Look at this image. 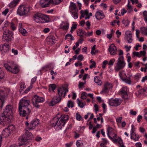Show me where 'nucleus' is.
<instances>
[{
	"mask_svg": "<svg viewBox=\"0 0 147 147\" xmlns=\"http://www.w3.org/2000/svg\"><path fill=\"white\" fill-rule=\"evenodd\" d=\"M59 119V117H58L57 115H56L55 117H54L50 121L51 126L52 127H55L56 125H57L59 127V128H62V126H61V124L59 125L58 124V121Z\"/></svg>",
	"mask_w": 147,
	"mask_h": 147,
	"instance_id": "obj_12",
	"label": "nucleus"
},
{
	"mask_svg": "<svg viewBox=\"0 0 147 147\" xmlns=\"http://www.w3.org/2000/svg\"><path fill=\"white\" fill-rule=\"evenodd\" d=\"M121 102V100L119 98L111 99L109 101V104L111 106L117 107L119 105Z\"/></svg>",
	"mask_w": 147,
	"mask_h": 147,
	"instance_id": "obj_11",
	"label": "nucleus"
},
{
	"mask_svg": "<svg viewBox=\"0 0 147 147\" xmlns=\"http://www.w3.org/2000/svg\"><path fill=\"white\" fill-rule=\"evenodd\" d=\"M115 61V59H111L109 62V65L111 66L113 65Z\"/></svg>",
	"mask_w": 147,
	"mask_h": 147,
	"instance_id": "obj_45",
	"label": "nucleus"
},
{
	"mask_svg": "<svg viewBox=\"0 0 147 147\" xmlns=\"http://www.w3.org/2000/svg\"><path fill=\"white\" fill-rule=\"evenodd\" d=\"M11 131L8 130L7 128H5L4 129L2 133V136L3 137H8L10 135Z\"/></svg>",
	"mask_w": 147,
	"mask_h": 147,
	"instance_id": "obj_24",
	"label": "nucleus"
},
{
	"mask_svg": "<svg viewBox=\"0 0 147 147\" xmlns=\"http://www.w3.org/2000/svg\"><path fill=\"white\" fill-rule=\"evenodd\" d=\"M5 97V92L2 90H0V108L2 109L4 103Z\"/></svg>",
	"mask_w": 147,
	"mask_h": 147,
	"instance_id": "obj_16",
	"label": "nucleus"
},
{
	"mask_svg": "<svg viewBox=\"0 0 147 147\" xmlns=\"http://www.w3.org/2000/svg\"><path fill=\"white\" fill-rule=\"evenodd\" d=\"M39 124V121L38 119H34L30 123L28 129L29 130L34 129Z\"/></svg>",
	"mask_w": 147,
	"mask_h": 147,
	"instance_id": "obj_14",
	"label": "nucleus"
},
{
	"mask_svg": "<svg viewBox=\"0 0 147 147\" xmlns=\"http://www.w3.org/2000/svg\"><path fill=\"white\" fill-rule=\"evenodd\" d=\"M80 13L81 14V16L80 17V19H81L83 18L84 17L85 14L84 13V12L82 10H81L80 11Z\"/></svg>",
	"mask_w": 147,
	"mask_h": 147,
	"instance_id": "obj_56",
	"label": "nucleus"
},
{
	"mask_svg": "<svg viewBox=\"0 0 147 147\" xmlns=\"http://www.w3.org/2000/svg\"><path fill=\"white\" fill-rule=\"evenodd\" d=\"M142 118V116L141 115H139L137 118V120L138 122L139 123L140 122V119H141Z\"/></svg>",
	"mask_w": 147,
	"mask_h": 147,
	"instance_id": "obj_62",
	"label": "nucleus"
},
{
	"mask_svg": "<svg viewBox=\"0 0 147 147\" xmlns=\"http://www.w3.org/2000/svg\"><path fill=\"white\" fill-rule=\"evenodd\" d=\"M140 31L142 34L147 36V29L145 27H142L140 28Z\"/></svg>",
	"mask_w": 147,
	"mask_h": 147,
	"instance_id": "obj_30",
	"label": "nucleus"
},
{
	"mask_svg": "<svg viewBox=\"0 0 147 147\" xmlns=\"http://www.w3.org/2000/svg\"><path fill=\"white\" fill-rule=\"evenodd\" d=\"M135 131V128H134L133 130H131V138H132V135H134V134H135V133L134 132Z\"/></svg>",
	"mask_w": 147,
	"mask_h": 147,
	"instance_id": "obj_54",
	"label": "nucleus"
},
{
	"mask_svg": "<svg viewBox=\"0 0 147 147\" xmlns=\"http://www.w3.org/2000/svg\"><path fill=\"white\" fill-rule=\"evenodd\" d=\"M33 138L32 134L28 132V130L26 131L25 133L19 138V146L23 145L25 142L28 140H31Z\"/></svg>",
	"mask_w": 147,
	"mask_h": 147,
	"instance_id": "obj_3",
	"label": "nucleus"
},
{
	"mask_svg": "<svg viewBox=\"0 0 147 147\" xmlns=\"http://www.w3.org/2000/svg\"><path fill=\"white\" fill-rule=\"evenodd\" d=\"M105 17V16L103 11H97L96 13L95 17L97 19L99 20Z\"/></svg>",
	"mask_w": 147,
	"mask_h": 147,
	"instance_id": "obj_22",
	"label": "nucleus"
},
{
	"mask_svg": "<svg viewBox=\"0 0 147 147\" xmlns=\"http://www.w3.org/2000/svg\"><path fill=\"white\" fill-rule=\"evenodd\" d=\"M112 88V86L110 83L107 82L104 85V87L101 91L100 92V94H102L103 93H106L108 92V90Z\"/></svg>",
	"mask_w": 147,
	"mask_h": 147,
	"instance_id": "obj_18",
	"label": "nucleus"
},
{
	"mask_svg": "<svg viewBox=\"0 0 147 147\" xmlns=\"http://www.w3.org/2000/svg\"><path fill=\"white\" fill-rule=\"evenodd\" d=\"M76 144L78 147H83V144L81 142L80 140H78L76 143Z\"/></svg>",
	"mask_w": 147,
	"mask_h": 147,
	"instance_id": "obj_34",
	"label": "nucleus"
},
{
	"mask_svg": "<svg viewBox=\"0 0 147 147\" xmlns=\"http://www.w3.org/2000/svg\"><path fill=\"white\" fill-rule=\"evenodd\" d=\"M111 55H114L116 54L117 49L116 46L114 45H111L109 47L108 49Z\"/></svg>",
	"mask_w": 147,
	"mask_h": 147,
	"instance_id": "obj_19",
	"label": "nucleus"
},
{
	"mask_svg": "<svg viewBox=\"0 0 147 147\" xmlns=\"http://www.w3.org/2000/svg\"><path fill=\"white\" fill-rule=\"evenodd\" d=\"M8 130L11 131V132L15 130V126L13 125H9L7 128Z\"/></svg>",
	"mask_w": 147,
	"mask_h": 147,
	"instance_id": "obj_39",
	"label": "nucleus"
},
{
	"mask_svg": "<svg viewBox=\"0 0 147 147\" xmlns=\"http://www.w3.org/2000/svg\"><path fill=\"white\" fill-rule=\"evenodd\" d=\"M12 52L14 53V55H16L18 54V51L17 50H14V49H12Z\"/></svg>",
	"mask_w": 147,
	"mask_h": 147,
	"instance_id": "obj_58",
	"label": "nucleus"
},
{
	"mask_svg": "<svg viewBox=\"0 0 147 147\" xmlns=\"http://www.w3.org/2000/svg\"><path fill=\"white\" fill-rule=\"evenodd\" d=\"M135 145L137 147H141L142 146V144L140 142L136 143Z\"/></svg>",
	"mask_w": 147,
	"mask_h": 147,
	"instance_id": "obj_64",
	"label": "nucleus"
},
{
	"mask_svg": "<svg viewBox=\"0 0 147 147\" xmlns=\"http://www.w3.org/2000/svg\"><path fill=\"white\" fill-rule=\"evenodd\" d=\"M56 85L55 84H50V90L53 91L56 88Z\"/></svg>",
	"mask_w": 147,
	"mask_h": 147,
	"instance_id": "obj_43",
	"label": "nucleus"
},
{
	"mask_svg": "<svg viewBox=\"0 0 147 147\" xmlns=\"http://www.w3.org/2000/svg\"><path fill=\"white\" fill-rule=\"evenodd\" d=\"M12 107L11 105H7L4 109L3 112L1 114L0 118V124L5 126L11 121L12 118L13 113L12 111Z\"/></svg>",
	"mask_w": 147,
	"mask_h": 147,
	"instance_id": "obj_2",
	"label": "nucleus"
},
{
	"mask_svg": "<svg viewBox=\"0 0 147 147\" xmlns=\"http://www.w3.org/2000/svg\"><path fill=\"white\" fill-rule=\"evenodd\" d=\"M143 15L144 21L147 22V11H144L143 13Z\"/></svg>",
	"mask_w": 147,
	"mask_h": 147,
	"instance_id": "obj_38",
	"label": "nucleus"
},
{
	"mask_svg": "<svg viewBox=\"0 0 147 147\" xmlns=\"http://www.w3.org/2000/svg\"><path fill=\"white\" fill-rule=\"evenodd\" d=\"M40 4L42 8H45L49 6L50 3L53 2V0H40Z\"/></svg>",
	"mask_w": 147,
	"mask_h": 147,
	"instance_id": "obj_13",
	"label": "nucleus"
},
{
	"mask_svg": "<svg viewBox=\"0 0 147 147\" xmlns=\"http://www.w3.org/2000/svg\"><path fill=\"white\" fill-rule=\"evenodd\" d=\"M9 11V10L8 9L6 8L5 9V10L4 11H3L2 13L3 15H4L5 16H6L7 14V13Z\"/></svg>",
	"mask_w": 147,
	"mask_h": 147,
	"instance_id": "obj_51",
	"label": "nucleus"
},
{
	"mask_svg": "<svg viewBox=\"0 0 147 147\" xmlns=\"http://www.w3.org/2000/svg\"><path fill=\"white\" fill-rule=\"evenodd\" d=\"M32 88V85H30V86H29L27 89L26 90L24 91V93L26 94L28 93V92L30 91V90Z\"/></svg>",
	"mask_w": 147,
	"mask_h": 147,
	"instance_id": "obj_48",
	"label": "nucleus"
},
{
	"mask_svg": "<svg viewBox=\"0 0 147 147\" xmlns=\"http://www.w3.org/2000/svg\"><path fill=\"white\" fill-rule=\"evenodd\" d=\"M30 103L29 100L24 98H22L19 103V111L20 115L22 117H26V119H28V116L31 111V109L29 107Z\"/></svg>",
	"mask_w": 147,
	"mask_h": 147,
	"instance_id": "obj_1",
	"label": "nucleus"
},
{
	"mask_svg": "<svg viewBox=\"0 0 147 147\" xmlns=\"http://www.w3.org/2000/svg\"><path fill=\"white\" fill-rule=\"evenodd\" d=\"M76 117L77 120L78 121H80L81 120V119H82L81 116L78 113L76 114Z\"/></svg>",
	"mask_w": 147,
	"mask_h": 147,
	"instance_id": "obj_42",
	"label": "nucleus"
},
{
	"mask_svg": "<svg viewBox=\"0 0 147 147\" xmlns=\"http://www.w3.org/2000/svg\"><path fill=\"white\" fill-rule=\"evenodd\" d=\"M30 10L29 9L24 5H20L18 7L17 11V14L21 16L27 14Z\"/></svg>",
	"mask_w": 147,
	"mask_h": 147,
	"instance_id": "obj_8",
	"label": "nucleus"
},
{
	"mask_svg": "<svg viewBox=\"0 0 147 147\" xmlns=\"http://www.w3.org/2000/svg\"><path fill=\"white\" fill-rule=\"evenodd\" d=\"M131 76V75H129V77H128L125 78L123 79L122 80L129 84H130L131 82L130 79V77Z\"/></svg>",
	"mask_w": 147,
	"mask_h": 147,
	"instance_id": "obj_28",
	"label": "nucleus"
},
{
	"mask_svg": "<svg viewBox=\"0 0 147 147\" xmlns=\"http://www.w3.org/2000/svg\"><path fill=\"white\" fill-rule=\"evenodd\" d=\"M125 38L127 40L128 43H131L132 41V36H127L125 37Z\"/></svg>",
	"mask_w": 147,
	"mask_h": 147,
	"instance_id": "obj_40",
	"label": "nucleus"
},
{
	"mask_svg": "<svg viewBox=\"0 0 147 147\" xmlns=\"http://www.w3.org/2000/svg\"><path fill=\"white\" fill-rule=\"evenodd\" d=\"M50 31V29L48 28H45L43 30V31L45 33H47L48 32Z\"/></svg>",
	"mask_w": 147,
	"mask_h": 147,
	"instance_id": "obj_59",
	"label": "nucleus"
},
{
	"mask_svg": "<svg viewBox=\"0 0 147 147\" xmlns=\"http://www.w3.org/2000/svg\"><path fill=\"white\" fill-rule=\"evenodd\" d=\"M36 77H34V78H32L31 80V85H32V84L34 83L36 81Z\"/></svg>",
	"mask_w": 147,
	"mask_h": 147,
	"instance_id": "obj_60",
	"label": "nucleus"
},
{
	"mask_svg": "<svg viewBox=\"0 0 147 147\" xmlns=\"http://www.w3.org/2000/svg\"><path fill=\"white\" fill-rule=\"evenodd\" d=\"M77 59L78 60L82 61L84 59V57L82 55H80L78 56Z\"/></svg>",
	"mask_w": 147,
	"mask_h": 147,
	"instance_id": "obj_50",
	"label": "nucleus"
},
{
	"mask_svg": "<svg viewBox=\"0 0 147 147\" xmlns=\"http://www.w3.org/2000/svg\"><path fill=\"white\" fill-rule=\"evenodd\" d=\"M131 47L130 46L129 47L127 45H126L125 46V48L127 49L126 51L127 52H128L130 50Z\"/></svg>",
	"mask_w": 147,
	"mask_h": 147,
	"instance_id": "obj_63",
	"label": "nucleus"
},
{
	"mask_svg": "<svg viewBox=\"0 0 147 147\" xmlns=\"http://www.w3.org/2000/svg\"><path fill=\"white\" fill-rule=\"evenodd\" d=\"M73 144V142H71L69 143H66L65 144V145L66 147H71Z\"/></svg>",
	"mask_w": 147,
	"mask_h": 147,
	"instance_id": "obj_55",
	"label": "nucleus"
},
{
	"mask_svg": "<svg viewBox=\"0 0 147 147\" xmlns=\"http://www.w3.org/2000/svg\"><path fill=\"white\" fill-rule=\"evenodd\" d=\"M4 66L7 71L14 74H17L19 71V69L17 67L11 65L9 63L4 64Z\"/></svg>",
	"mask_w": 147,
	"mask_h": 147,
	"instance_id": "obj_6",
	"label": "nucleus"
},
{
	"mask_svg": "<svg viewBox=\"0 0 147 147\" xmlns=\"http://www.w3.org/2000/svg\"><path fill=\"white\" fill-rule=\"evenodd\" d=\"M70 10L72 15L73 17L75 18H78V10L77 9L76 4L73 2L71 3L70 6Z\"/></svg>",
	"mask_w": 147,
	"mask_h": 147,
	"instance_id": "obj_7",
	"label": "nucleus"
},
{
	"mask_svg": "<svg viewBox=\"0 0 147 147\" xmlns=\"http://www.w3.org/2000/svg\"><path fill=\"white\" fill-rule=\"evenodd\" d=\"M49 39H51L54 41H55V38L54 36H50L47 38V41H48Z\"/></svg>",
	"mask_w": 147,
	"mask_h": 147,
	"instance_id": "obj_53",
	"label": "nucleus"
},
{
	"mask_svg": "<svg viewBox=\"0 0 147 147\" xmlns=\"http://www.w3.org/2000/svg\"><path fill=\"white\" fill-rule=\"evenodd\" d=\"M125 34L126 35V37H127V36H132L131 33V32L129 31H126L125 32Z\"/></svg>",
	"mask_w": 147,
	"mask_h": 147,
	"instance_id": "obj_61",
	"label": "nucleus"
},
{
	"mask_svg": "<svg viewBox=\"0 0 147 147\" xmlns=\"http://www.w3.org/2000/svg\"><path fill=\"white\" fill-rule=\"evenodd\" d=\"M39 23H44L50 22L49 16L41 14Z\"/></svg>",
	"mask_w": 147,
	"mask_h": 147,
	"instance_id": "obj_15",
	"label": "nucleus"
},
{
	"mask_svg": "<svg viewBox=\"0 0 147 147\" xmlns=\"http://www.w3.org/2000/svg\"><path fill=\"white\" fill-rule=\"evenodd\" d=\"M61 99V97L59 96V97L57 96H54L53 98L51 101L50 103V105L53 106L55 104L58 103L60 101Z\"/></svg>",
	"mask_w": 147,
	"mask_h": 147,
	"instance_id": "obj_17",
	"label": "nucleus"
},
{
	"mask_svg": "<svg viewBox=\"0 0 147 147\" xmlns=\"http://www.w3.org/2000/svg\"><path fill=\"white\" fill-rule=\"evenodd\" d=\"M130 2L128 1V3L127 5L128 12L130 13L133 11V8L131 5L130 4Z\"/></svg>",
	"mask_w": 147,
	"mask_h": 147,
	"instance_id": "obj_31",
	"label": "nucleus"
},
{
	"mask_svg": "<svg viewBox=\"0 0 147 147\" xmlns=\"http://www.w3.org/2000/svg\"><path fill=\"white\" fill-rule=\"evenodd\" d=\"M61 117V119L59 122L58 124L59 125L61 124L62 127L64 126L66 121L69 119V116L67 115H61V117Z\"/></svg>",
	"mask_w": 147,
	"mask_h": 147,
	"instance_id": "obj_10",
	"label": "nucleus"
},
{
	"mask_svg": "<svg viewBox=\"0 0 147 147\" xmlns=\"http://www.w3.org/2000/svg\"><path fill=\"white\" fill-rule=\"evenodd\" d=\"M19 31L23 36H25L26 34L27 33L26 30L25 29L23 28H20L19 29Z\"/></svg>",
	"mask_w": 147,
	"mask_h": 147,
	"instance_id": "obj_33",
	"label": "nucleus"
},
{
	"mask_svg": "<svg viewBox=\"0 0 147 147\" xmlns=\"http://www.w3.org/2000/svg\"><path fill=\"white\" fill-rule=\"evenodd\" d=\"M20 1V0H13L9 3V7L13 8L16 6Z\"/></svg>",
	"mask_w": 147,
	"mask_h": 147,
	"instance_id": "obj_27",
	"label": "nucleus"
},
{
	"mask_svg": "<svg viewBox=\"0 0 147 147\" xmlns=\"http://www.w3.org/2000/svg\"><path fill=\"white\" fill-rule=\"evenodd\" d=\"M41 14L42 13H37L35 14L33 16V19L35 22L37 23L39 22Z\"/></svg>",
	"mask_w": 147,
	"mask_h": 147,
	"instance_id": "obj_26",
	"label": "nucleus"
},
{
	"mask_svg": "<svg viewBox=\"0 0 147 147\" xmlns=\"http://www.w3.org/2000/svg\"><path fill=\"white\" fill-rule=\"evenodd\" d=\"M4 75V73L2 70L0 68V80L3 78Z\"/></svg>",
	"mask_w": 147,
	"mask_h": 147,
	"instance_id": "obj_41",
	"label": "nucleus"
},
{
	"mask_svg": "<svg viewBox=\"0 0 147 147\" xmlns=\"http://www.w3.org/2000/svg\"><path fill=\"white\" fill-rule=\"evenodd\" d=\"M146 52L145 51H141L140 52V57L142 55L143 56H145L146 55Z\"/></svg>",
	"mask_w": 147,
	"mask_h": 147,
	"instance_id": "obj_52",
	"label": "nucleus"
},
{
	"mask_svg": "<svg viewBox=\"0 0 147 147\" xmlns=\"http://www.w3.org/2000/svg\"><path fill=\"white\" fill-rule=\"evenodd\" d=\"M87 97V94L86 92H83L81 94V98L83 99H85Z\"/></svg>",
	"mask_w": 147,
	"mask_h": 147,
	"instance_id": "obj_36",
	"label": "nucleus"
},
{
	"mask_svg": "<svg viewBox=\"0 0 147 147\" xmlns=\"http://www.w3.org/2000/svg\"><path fill=\"white\" fill-rule=\"evenodd\" d=\"M10 49L9 45L5 43L3 45H1L0 47V50L1 51H3L4 52H7Z\"/></svg>",
	"mask_w": 147,
	"mask_h": 147,
	"instance_id": "obj_20",
	"label": "nucleus"
},
{
	"mask_svg": "<svg viewBox=\"0 0 147 147\" xmlns=\"http://www.w3.org/2000/svg\"><path fill=\"white\" fill-rule=\"evenodd\" d=\"M68 91L67 88L63 86L58 88L57 89L58 94L59 96L61 97L63 96L65 97L66 95V93Z\"/></svg>",
	"mask_w": 147,
	"mask_h": 147,
	"instance_id": "obj_9",
	"label": "nucleus"
},
{
	"mask_svg": "<svg viewBox=\"0 0 147 147\" xmlns=\"http://www.w3.org/2000/svg\"><path fill=\"white\" fill-rule=\"evenodd\" d=\"M133 55L134 56H136L137 57H140V53L138 52L134 51L133 53Z\"/></svg>",
	"mask_w": 147,
	"mask_h": 147,
	"instance_id": "obj_49",
	"label": "nucleus"
},
{
	"mask_svg": "<svg viewBox=\"0 0 147 147\" xmlns=\"http://www.w3.org/2000/svg\"><path fill=\"white\" fill-rule=\"evenodd\" d=\"M125 65V63L124 61L123 57V56H120L117 61L116 65L115 67V71L117 72L122 69L124 67Z\"/></svg>",
	"mask_w": 147,
	"mask_h": 147,
	"instance_id": "obj_4",
	"label": "nucleus"
},
{
	"mask_svg": "<svg viewBox=\"0 0 147 147\" xmlns=\"http://www.w3.org/2000/svg\"><path fill=\"white\" fill-rule=\"evenodd\" d=\"M26 88V85L24 83H22L20 86V88L19 89V91L20 92H21L23 90V89H24Z\"/></svg>",
	"mask_w": 147,
	"mask_h": 147,
	"instance_id": "obj_35",
	"label": "nucleus"
},
{
	"mask_svg": "<svg viewBox=\"0 0 147 147\" xmlns=\"http://www.w3.org/2000/svg\"><path fill=\"white\" fill-rule=\"evenodd\" d=\"M67 106L69 108L70 107L72 108L74 107V104L71 100H69L68 101Z\"/></svg>",
	"mask_w": 147,
	"mask_h": 147,
	"instance_id": "obj_37",
	"label": "nucleus"
},
{
	"mask_svg": "<svg viewBox=\"0 0 147 147\" xmlns=\"http://www.w3.org/2000/svg\"><path fill=\"white\" fill-rule=\"evenodd\" d=\"M69 27V24L67 22H63L60 24L59 28L63 30H67Z\"/></svg>",
	"mask_w": 147,
	"mask_h": 147,
	"instance_id": "obj_21",
	"label": "nucleus"
},
{
	"mask_svg": "<svg viewBox=\"0 0 147 147\" xmlns=\"http://www.w3.org/2000/svg\"><path fill=\"white\" fill-rule=\"evenodd\" d=\"M116 34L117 35V38H119V36L121 34V32H119V30H117L116 31Z\"/></svg>",
	"mask_w": 147,
	"mask_h": 147,
	"instance_id": "obj_57",
	"label": "nucleus"
},
{
	"mask_svg": "<svg viewBox=\"0 0 147 147\" xmlns=\"http://www.w3.org/2000/svg\"><path fill=\"white\" fill-rule=\"evenodd\" d=\"M77 100L78 106L82 108H83L85 106L84 104L81 102L79 98L77 99Z\"/></svg>",
	"mask_w": 147,
	"mask_h": 147,
	"instance_id": "obj_32",
	"label": "nucleus"
},
{
	"mask_svg": "<svg viewBox=\"0 0 147 147\" xmlns=\"http://www.w3.org/2000/svg\"><path fill=\"white\" fill-rule=\"evenodd\" d=\"M44 99L42 97H40L37 95H34L32 98V103L34 107L38 108L39 105L38 103L43 102L44 101Z\"/></svg>",
	"mask_w": 147,
	"mask_h": 147,
	"instance_id": "obj_5",
	"label": "nucleus"
},
{
	"mask_svg": "<svg viewBox=\"0 0 147 147\" xmlns=\"http://www.w3.org/2000/svg\"><path fill=\"white\" fill-rule=\"evenodd\" d=\"M122 23L125 26H127L129 23V21L127 20H123L122 21Z\"/></svg>",
	"mask_w": 147,
	"mask_h": 147,
	"instance_id": "obj_44",
	"label": "nucleus"
},
{
	"mask_svg": "<svg viewBox=\"0 0 147 147\" xmlns=\"http://www.w3.org/2000/svg\"><path fill=\"white\" fill-rule=\"evenodd\" d=\"M94 82L96 83H97L98 85H101L102 82L100 80H99L98 76H95L94 78Z\"/></svg>",
	"mask_w": 147,
	"mask_h": 147,
	"instance_id": "obj_29",
	"label": "nucleus"
},
{
	"mask_svg": "<svg viewBox=\"0 0 147 147\" xmlns=\"http://www.w3.org/2000/svg\"><path fill=\"white\" fill-rule=\"evenodd\" d=\"M77 27V25L75 24L73 25L71 28L70 32L72 33L73 31L75 30Z\"/></svg>",
	"mask_w": 147,
	"mask_h": 147,
	"instance_id": "obj_46",
	"label": "nucleus"
},
{
	"mask_svg": "<svg viewBox=\"0 0 147 147\" xmlns=\"http://www.w3.org/2000/svg\"><path fill=\"white\" fill-rule=\"evenodd\" d=\"M127 87H123L122 90L120 91L122 96V97L125 99H127L128 98V96L127 92Z\"/></svg>",
	"mask_w": 147,
	"mask_h": 147,
	"instance_id": "obj_23",
	"label": "nucleus"
},
{
	"mask_svg": "<svg viewBox=\"0 0 147 147\" xmlns=\"http://www.w3.org/2000/svg\"><path fill=\"white\" fill-rule=\"evenodd\" d=\"M13 33L12 32H10V34L6 36L3 35V40H5L7 42L10 41L11 39Z\"/></svg>",
	"mask_w": 147,
	"mask_h": 147,
	"instance_id": "obj_25",
	"label": "nucleus"
},
{
	"mask_svg": "<svg viewBox=\"0 0 147 147\" xmlns=\"http://www.w3.org/2000/svg\"><path fill=\"white\" fill-rule=\"evenodd\" d=\"M10 32H11L8 30H5L3 32V35L6 36L10 34Z\"/></svg>",
	"mask_w": 147,
	"mask_h": 147,
	"instance_id": "obj_47",
	"label": "nucleus"
}]
</instances>
